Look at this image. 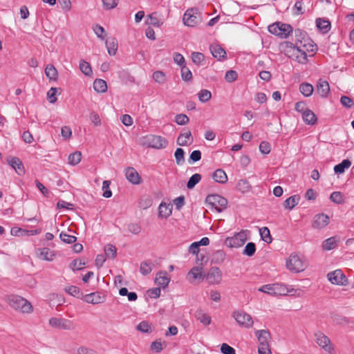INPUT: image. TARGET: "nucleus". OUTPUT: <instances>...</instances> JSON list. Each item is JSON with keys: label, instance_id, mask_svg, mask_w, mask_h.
Segmentation results:
<instances>
[{"label": "nucleus", "instance_id": "c03bdc74", "mask_svg": "<svg viewBox=\"0 0 354 354\" xmlns=\"http://www.w3.org/2000/svg\"><path fill=\"white\" fill-rule=\"evenodd\" d=\"M201 179V174H195L192 175L189 178V179L187 183V187L189 189H193L195 187V185L200 182Z\"/></svg>", "mask_w": 354, "mask_h": 354}, {"label": "nucleus", "instance_id": "de8ad7c7", "mask_svg": "<svg viewBox=\"0 0 354 354\" xmlns=\"http://www.w3.org/2000/svg\"><path fill=\"white\" fill-rule=\"evenodd\" d=\"M260 235L263 241L270 243L272 242V237L269 229L267 227H263L259 230Z\"/></svg>", "mask_w": 354, "mask_h": 354}, {"label": "nucleus", "instance_id": "bb28decb", "mask_svg": "<svg viewBox=\"0 0 354 354\" xmlns=\"http://www.w3.org/2000/svg\"><path fill=\"white\" fill-rule=\"evenodd\" d=\"M293 288L289 289L283 284L274 283V296L286 295L288 292H292Z\"/></svg>", "mask_w": 354, "mask_h": 354}, {"label": "nucleus", "instance_id": "20e7f679", "mask_svg": "<svg viewBox=\"0 0 354 354\" xmlns=\"http://www.w3.org/2000/svg\"><path fill=\"white\" fill-rule=\"evenodd\" d=\"M206 203L209 208L217 212H221L227 207V201L218 194H209L206 198Z\"/></svg>", "mask_w": 354, "mask_h": 354}, {"label": "nucleus", "instance_id": "6e6552de", "mask_svg": "<svg viewBox=\"0 0 354 354\" xmlns=\"http://www.w3.org/2000/svg\"><path fill=\"white\" fill-rule=\"evenodd\" d=\"M183 21L185 26L194 27L201 21V13L196 8L188 9L184 13Z\"/></svg>", "mask_w": 354, "mask_h": 354}, {"label": "nucleus", "instance_id": "4d7b16f0", "mask_svg": "<svg viewBox=\"0 0 354 354\" xmlns=\"http://www.w3.org/2000/svg\"><path fill=\"white\" fill-rule=\"evenodd\" d=\"M61 240L66 243H73L76 241L77 238L75 236L69 235L64 232L59 234Z\"/></svg>", "mask_w": 354, "mask_h": 354}, {"label": "nucleus", "instance_id": "6ab92c4d", "mask_svg": "<svg viewBox=\"0 0 354 354\" xmlns=\"http://www.w3.org/2000/svg\"><path fill=\"white\" fill-rule=\"evenodd\" d=\"M170 281V277L166 271H160L156 274L155 282L163 288H166Z\"/></svg>", "mask_w": 354, "mask_h": 354}, {"label": "nucleus", "instance_id": "c9c22d12", "mask_svg": "<svg viewBox=\"0 0 354 354\" xmlns=\"http://www.w3.org/2000/svg\"><path fill=\"white\" fill-rule=\"evenodd\" d=\"M299 198V196L297 195H294L289 197L284 202V207L286 209H292L298 204Z\"/></svg>", "mask_w": 354, "mask_h": 354}, {"label": "nucleus", "instance_id": "cd10ccee", "mask_svg": "<svg viewBox=\"0 0 354 354\" xmlns=\"http://www.w3.org/2000/svg\"><path fill=\"white\" fill-rule=\"evenodd\" d=\"M45 74L50 81H57L58 78L57 70L52 64H48L46 66Z\"/></svg>", "mask_w": 354, "mask_h": 354}, {"label": "nucleus", "instance_id": "8fccbe9b", "mask_svg": "<svg viewBox=\"0 0 354 354\" xmlns=\"http://www.w3.org/2000/svg\"><path fill=\"white\" fill-rule=\"evenodd\" d=\"M256 251L255 244L252 242L248 243L243 250V254L247 255L248 257H252Z\"/></svg>", "mask_w": 354, "mask_h": 354}, {"label": "nucleus", "instance_id": "680f3d73", "mask_svg": "<svg viewBox=\"0 0 354 354\" xmlns=\"http://www.w3.org/2000/svg\"><path fill=\"white\" fill-rule=\"evenodd\" d=\"M192 59L194 64L201 65L205 59V57L203 53L198 52H194L192 54Z\"/></svg>", "mask_w": 354, "mask_h": 354}, {"label": "nucleus", "instance_id": "a19ab883", "mask_svg": "<svg viewBox=\"0 0 354 354\" xmlns=\"http://www.w3.org/2000/svg\"><path fill=\"white\" fill-rule=\"evenodd\" d=\"M337 241L335 237H330L326 239L323 244L322 248L325 250H330L336 248Z\"/></svg>", "mask_w": 354, "mask_h": 354}, {"label": "nucleus", "instance_id": "ea45409f", "mask_svg": "<svg viewBox=\"0 0 354 354\" xmlns=\"http://www.w3.org/2000/svg\"><path fill=\"white\" fill-rule=\"evenodd\" d=\"M86 263L83 259H75L70 263L69 268L73 271L80 270L86 266Z\"/></svg>", "mask_w": 354, "mask_h": 354}, {"label": "nucleus", "instance_id": "0eeeda50", "mask_svg": "<svg viewBox=\"0 0 354 354\" xmlns=\"http://www.w3.org/2000/svg\"><path fill=\"white\" fill-rule=\"evenodd\" d=\"M143 145L153 149H164L168 145V141L160 136L149 135L144 138Z\"/></svg>", "mask_w": 354, "mask_h": 354}, {"label": "nucleus", "instance_id": "4468645a", "mask_svg": "<svg viewBox=\"0 0 354 354\" xmlns=\"http://www.w3.org/2000/svg\"><path fill=\"white\" fill-rule=\"evenodd\" d=\"M205 278L211 284H218L222 279L221 271L218 267H212L205 275Z\"/></svg>", "mask_w": 354, "mask_h": 354}, {"label": "nucleus", "instance_id": "f704fd0d", "mask_svg": "<svg viewBox=\"0 0 354 354\" xmlns=\"http://www.w3.org/2000/svg\"><path fill=\"white\" fill-rule=\"evenodd\" d=\"M237 189L242 193H247L251 190V185L246 179H241L236 185Z\"/></svg>", "mask_w": 354, "mask_h": 354}, {"label": "nucleus", "instance_id": "4c0bfd02", "mask_svg": "<svg viewBox=\"0 0 354 354\" xmlns=\"http://www.w3.org/2000/svg\"><path fill=\"white\" fill-rule=\"evenodd\" d=\"M80 69L82 73L87 76H91L93 73L90 64L84 59H82L80 62Z\"/></svg>", "mask_w": 354, "mask_h": 354}, {"label": "nucleus", "instance_id": "aec40b11", "mask_svg": "<svg viewBox=\"0 0 354 354\" xmlns=\"http://www.w3.org/2000/svg\"><path fill=\"white\" fill-rule=\"evenodd\" d=\"M192 142L193 138L192 137V133L189 130L181 133L177 139V145L179 146L189 145Z\"/></svg>", "mask_w": 354, "mask_h": 354}, {"label": "nucleus", "instance_id": "7ed1b4c3", "mask_svg": "<svg viewBox=\"0 0 354 354\" xmlns=\"http://www.w3.org/2000/svg\"><path fill=\"white\" fill-rule=\"evenodd\" d=\"M286 266L290 272L295 273L302 272L307 267L306 262L295 253L291 254L287 259Z\"/></svg>", "mask_w": 354, "mask_h": 354}, {"label": "nucleus", "instance_id": "f257e3e1", "mask_svg": "<svg viewBox=\"0 0 354 354\" xmlns=\"http://www.w3.org/2000/svg\"><path fill=\"white\" fill-rule=\"evenodd\" d=\"M295 37L298 42L299 57H297V62L301 64L307 62V53H315L317 50V46L307 37L306 32L300 29L294 31Z\"/></svg>", "mask_w": 354, "mask_h": 354}, {"label": "nucleus", "instance_id": "338daca9", "mask_svg": "<svg viewBox=\"0 0 354 354\" xmlns=\"http://www.w3.org/2000/svg\"><path fill=\"white\" fill-rule=\"evenodd\" d=\"M93 31L95 32V33L96 34L97 37H99L100 39H101L102 40H104L105 39L106 35H104L105 33V30L100 25H97V24L95 25L93 27Z\"/></svg>", "mask_w": 354, "mask_h": 354}, {"label": "nucleus", "instance_id": "a18cd8bd", "mask_svg": "<svg viewBox=\"0 0 354 354\" xmlns=\"http://www.w3.org/2000/svg\"><path fill=\"white\" fill-rule=\"evenodd\" d=\"M64 290L68 294L73 297L80 298V297L82 296V293L81 292L80 289L75 286H68L65 288Z\"/></svg>", "mask_w": 354, "mask_h": 354}, {"label": "nucleus", "instance_id": "2eb2a0df", "mask_svg": "<svg viewBox=\"0 0 354 354\" xmlns=\"http://www.w3.org/2000/svg\"><path fill=\"white\" fill-rule=\"evenodd\" d=\"M329 223V217L324 214H319L315 216L313 227L315 229H322L326 227Z\"/></svg>", "mask_w": 354, "mask_h": 354}, {"label": "nucleus", "instance_id": "13d9d810", "mask_svg": "<svg viewBox=\"0 0 354 354\" xmlns=\"http://www.w3.org/2000/svg\"><path fill=\"white\" fill-rule=\"evenodd\" d=\"M103 7L105 10H109L115 8L118 4V0H102Z\"/></svg>", "mask_w": 354, "mask_h": 354}, {"label": "nucleus", "instance_id": "f03ea898", "mask_svg": "<svg viewBox=\"0 0 354 354\" xmlns=\"http://www.w3.org/2000/svg\"><path fill=\"white\" fill-rule=\"evenodd\" d=\"M268 29L271 34L282 39L287 38L290 34L293 32V28L290 24H284L281 21H277L270 25Z\"/></svg>", "mask_w": 354, "mask_h": 354}, {"label": "nucleus", "instance_id": "1a4fd4ad", "mask_svg": "<svg viewBox=\"0 0 354 354\" xmlns=\"http://www.w3.org/2000/svg\"><path fill=\"white\" fill-rule=\"evenodd\" d=\"M247 240V231L241 230L233 236L226 238L225 244L229 248H240L244 245Z\"/></svg>", "mask_w": 354, "mask_h": 354}, {"label": "nucleus", "instance_id": "f8f14e48", "mask_svg": "<svg viewBox=\"0 0 354 354\" xmlns=\"http://www.w3.org/2000/svg\"><path fill=\"white\" fill-rule=\"evenodd\" d=\"M328 279L333 283L339 286H346L348 284V279L343 274L342 270H336L330 272L327 275Z\"/></svg>", "mask_w": 354, "mask_h": 354}, {"label": "nucleus", "instance_id": "a211bd4d", "mask_svg": "<svg viewBox=\"0 0 354 354\" xmlns=\"http://www.w3.org/2000/svg\"><path fill=\"white\" fill-rule=\"evenodd\" d=\"M8 163L19 175H23L25 172L22 162L19 158L11 157L8 159Z\"/></svg>", "mask_w": 354, "mask_h": 354}, {"label": "nucleus", "instance_id": "7c9ffc66", "mask_svg": "<svg viewBox=\"0 0 354 354\" xmlns=\"http://www.w3.org/2000/svg\"><path fill=\"white\" fill-rule=\"evenodd\" d=\"M213 179L218 183H225L227 180L225 172L221 169H216L212 174Z\"/></svg>", "mask_w": 354, "mask_h": 354}, {"label": "nucleus", "instance_id": "3c124183", "mask_svg": "<svg viewBox=\"0 0 354 354\" xmlns=\"http://www.w3.org/2000/svg\"><path fill=\"white\" fill-rule=\"evenodd\" d=\"M104 252L108 258L113 259L117 254V249L114 245H107L105 246Z\"/></svg>", "mask_w": 354, "mask_h": 354}, {"label": "nucleus", "instance_id": "e433bc0d", "mask_svg": "<svg viewBox=\"0 0 354 354\" xmlns=\"http://www.w3.org/2000/svg\"><path fill=\"white\" fill-rule=\"evenodd\" d=\"M159 216L162 218H167L171 214V209L169 207V205H167L165 203H161L159 205Z\"/></svg>", "mask_w": 354, "mask_h": 354}, {"label": "nucleus", "instance_id": "412c9836", "mask_svg": "<svg viewBox=\"0 0 354 354\" xmlns=\"http://www.w3.org/2000/svg\"><path fill=\"white\" fill-rule=\"evenodd\" d=\"M125 176L127 179L134 185H138L140 183V177L133 167H129L126 169Z\"/></svg>", "mask_w": 354, "mask_h": 354}, {"label": "nucleus", "instance_id": "39448f33", "mask_svg": "<svg viewBox=\"0 0 354 354\" xmlns=\"http://www.w3.org/2000/svg\"><path fill=\"white\" fill-rule=\"evenodd\" d=\"M9 304L15 310H19L24 313H30L32 311L31 304L19 296H12L9 298Z\"/></svg>", "mask_w": 354, "mask_h": 354}, {"label": "nucleus", "instance_id": "603ef678", "mask_svg": "<svg viewBox=\"0 0 354 354\" xmlns=\"http://www.w3.org/2000/svg\"><path fill=\"white\" fill-rule=\"evenodd\" d=\"M57 93V88L55 87H52L47 93V100L51 104H54L57 102V99L56 97Z\"/></svg>", "mask_w": 354, "mask_h": 354}, {"label": "nucleus", "instance_id": "72a5a7b5", "mask_svg": "<svg viewBox=\"0 0 354 354\" xmlns=\"http://www.w3.org/2000/svg\"><path fill=\"white\" fill-rule=\"evenodd\" d=\"M299 91L305 97H310L314 91L312 84L306 82H303L299 85Z\"/></svg>", "mask_w": 354, "mask_h": 354}, {"label": "nucleus", "instance_id": "49530a36", "mask_svg": "<svg viewBox=\"0 0 354 354\" xmlns=\"http://www.w3.org/2000/svg\"><path fill=\"white\" fill-rule=\"evenodd\" d=\"M198 99L201 102H207L212 97V93L209 90L202 89L198 93Z\"/></svg>", "mask_w": 354, "mask_h": 354}, {"label": "nucleus", "instance_id": "9b49d317", "mask_svg": "<svg viewBox=\"0 0 354 354\" xmlns=\"http://www.w3.org/2000/svg\"><path fill=\"white\" fill-rule=\"evenodd\" d=\"M233 317L236 319L237 323L241 326L250 328L253 324V320L252 317L249 314L243 311H234L233 313Z\"/></svg>", "mask_w": 354, "mask_h": 354}, {"label": "nucleus", "instance_id": "09e8293b", "mask_svg": "<svg viewBox=\"0 0 354 354\" xmlns=\"http://www.w3.org/2000/svg\"><path fill=\"white\" fill-rule=\"evenodd\" d=\"M176 164L181 165L185 162V151L182 148H178L174 153Z\"/></svg>", "mask_w": 354, "mask_h": 354}, {"label": "nucleus", "instance_id": "864d4df0", "mask_svg": "<svg viewBox=\"0 0 354 354\" xmlns=\"http://www.w3.org/2000/svg\"><path fill=\"white\" fill-rule=\"evenodd\" d=\"M151 271L152 266L147 261H143L140 263V272L142 275H147L149 274Z\"/></svg>", "mask_w": 354, "mask_h": 354}, {"label": "nucleus", "instance_id": "bf43d9fd", "mask_svg": "<svg viewBox=\"0 0 354 354\" xmlns=\"http://www.w3.org/2000/svg\"><path fill=\"white\" fill-rule=\"evenodd\" d=\"M330 199L337 204H341L344 202V197L341 192H334L330 194Z\"/></svg>", "mask_w": 354, "mask_h": 354}, {"label": "nucleus", "instance_id": "2f4dec72", "mask_svg": "<svg viewBox=\"0 0 354 354\" xmlns=\"http://www.w3.org/2000/svg\"><path fill=\"white\" fill-rule=\"evenodd\" d=\"M106 46L108 53L110 55H115L118 50V41L115 38H111L109 41H106Z\"/></svg>", "mask_w": 354, "mask_h": 354}, {"label": "nucleus", "instance_id": "58836bf2", "mask_svg": "<svg viewBox=\"0 0 354 354\" xmlns=\"http://www.w3.org/2000/svg\"><path fill=\"white\" fill-rule=\"evenodd\" d=\"M351 165V162L348 160H344L341 163L337 165L334 167V171L336 174H342L346 169H348Z\"/></svg>", "mask_w": 354, "mask_h": 354}, {"label": "nucleus", "instance_id": "6e6d98bb", "mask_svg": "<svg viewBox=\"0 0 354 354\" xmlns=\"http://www.w3.org/2000/svg\"><path fill=\"white\" fill-rule=\"evenodd\" d=\"M111 181L104 180L102 183V190L103 194L102 196L105 198H110L112 196V192L110 189Z\"/></svg>", "mask_w": 354, "mask_h": 354}, {"label": "nucleus", "instance_id": "69168bd1", "mask_svg": "<svg viewBox=\"0 0 354 354\" xmlns=\"http://www.w3.org/2000/svg\"><path fill=\"white\" fill-rule=\"evenodd\" d=\"M237 73L233 70L227 71L225 75V80L227 82H233L237 79Z\"/></svg>", "mask_w": 354, "mask_h": 354}, {"label": "nucleus", "instance_id": "a878e982", "mask_svg": "<svg viewBox=\"0 0 354 354\" xmlns=\"http://www.w3.org/2000/svg\"><path fill=\"white\" fill-rule=\"evenodd\" d=\"M256 336L259 342V346H263L264 344H269L268 340L270 339V334L268 330H259L256 332Z\"/></svg>", "mask_w": 354, "mask_h": 354}, {"label": "nucleus", "instance_id": "473e14b6", "mask_svg": "<svg viewBox=\"0 0 354 354\" xmlns=\"http://www.w3.org/2000/svg\"><path fill=\"white\" fill-rule=\"evenodd\" d=\"M93 88L97 93H105L107 91L106 81L102 79H96L93 82Z\"/></svg>", "mask_w": 354, "mask_h": 354}, {"label": "nucleus", "instance_id": "f3484780", "mask_svg": "<svg viewBox=\"0 0 354 354\" xmlns=\"http://www.w3.org/2000/svg\"><path fill=\"white\" fill-rule=\"evenodd\" d=\"M317 93L322 97H326L330 92V86L326 80H319L317 83Z\"/></svg>", "mask_w": 354, "mask_h": 354}, {"label": "nucleus", "instance_id": "dca6fc26", "mask_svg": "<svg viewBox=\"0 0 354 354\" xmlns=\"http://www.w3.org/2000/svg\"><path fill=\"white\" fill-rule=\"evenodd\" d=\"M84 301L88 304H98L105 301V296L98 292H95L86 295Z\"/></svg>", "mask_w": 354, "mask_h": 354}, {"label": "nucleus", "instance_id": "423d86ee", "mask_svg": "<svg viewBox=\"0 0 354 354\" xmlns=\"http://www.w3.org/2000/svg\"><path fill=\"white\" fill-rule=\"evenodd\" d=\"M298 42L295 38V43L293 44L288 41H285L279 44V50L287 57L295 59L297 62V57H299Z\"/></svg>", "mask_w": 354, "mask_h": 354}, {"label": "nucleus", "instance_id": "79ce46f5", "mask_svg": "<svg viewBox=\"0 0 354 354\" xmlns=\"http://www.w3.org/2000/svg\"><path fill=\"white\" fill-rule=\"evenodd\" d=\"M82 159V153L80 151H75L69 155L68 160V163L71 165H77Z\"/></svg>", "mask_w": 354, "mask_h": 354}, {"label": "nucleus", "instance_id": "052dcab7", "mask_svg": "<svg viewBox=\"0 0 354 354\" xmlns=\"http://www.w3.org/2000/svg\"><path fill=\"white\" fill-rule=\"evenodd\" d=\"M137 330L142 333H149L151 331V325L148 322L142 321L136 327Z\"/></svg>", "mask_w": 354, "mask_h": 354}, {"label": "nucleus", "instance_id": "ddd939ff", "mask_svg": "<svg viewBox=\"0 0 354 354\" xmlns=\"http://www.w3.org/2000/svg\"><path fill=\"white\" fill-rule=\"evenodd\" d=\"M315 337L317 344L326 351L330 353L333 350L330 339L322 332L315 333Z\"/></svg>", "mask_w": 354, "mask_h": 354}, {"label": "nucleus", "instance_id": "774afa93", "mask_svg": "<svg viewBox=\"0 0 354 354\" xmlns=\"http://www.w3.org/2000/svg\"><path fill=\"white\" fill-rule=\"evenodd\" d=\"M221 351L223 354H236L234 348L225 343L221 344Z\"/></svg>", "mask_w": 354, "mask_h": 354}, {"label": "nucleus", "instance_id": "37998d69", "mask_svg": "<svg viewBox=\"0 0 354 354\" xmlns=\"http://www.w3.org/2000/svg\"><path fill=\"white\" fill-rule=\"evenodd\" d=\"M203 268L201 267H194L191 270L188 272L187 277H191L193 279H201L203 276L202 274Z\"/></svg>", "mask_w": 354, "mask_h": 354}, {"label": "nucleus", "instance_id": "c756f323", "mask_svg": "<svg viewBox=\"0 0 354 354\" xmlns=\"http://www.w3.org/2000/svg\"><path fill=\"white\" fill-rule=\"evenodd\" d=\"M302 118L306 124L310 125L315 124L317 120L315 114L310 109H307V111L303 113Z\"/></svg>", "mask_w": 354, "mask_h": 354}, {"label": "nucleus", "instance_id": "0e129e2a", "mask_svg": "<svg viewBox=\"0 0 354 354\" xmlns=\"http://www.w3.org/2000/svg\"><path fill=\"white\" fill-rule=\"evenodd\" d=\"M189 118L185 114H178L175 117V122L179 125H185L189 122Z\"/></svg>", "mask_w": 354, "mask_h": 354}, {"label": "nucleus", "instance_id": "e2e57ef3", "mask_svg": "<svg viewBox=\"0 0 354 354\" xmlns=\"http://www.w3.org/2000/svg\"><path fill=\"white\" fill-rule=\"evenodd\" d=\"M153 78L156 82L159 84H163L166 81L165 73L160 71L153 73Z\"/></svg>", "mask_w": 354, "mask_h": 354}, {"label": "nucleus", "instance_id": "4be33fe9", "mask_svg": "<svg viewBox=\"0 0 354 354\" xmlns=\"http://www.w3.org/2000/svg\"><path fill=\"white\" fill-rule=\"evenodd\" d=\"M165 21L164 18H161L158 12H155L147 16V24L155 27H160Z\"/></svg>", "mask_w": 354, "mask_h": 354}, {"label": "nucleus", "instance_id": "b1692460", "mask_svg": "<svg viewBox=\"0 0 354 354\" xmlns=\"http://www.w3.org/2000/svg\"><path fill=\"white\" fill-rule=\"evenodd\" d=\"M37 254L39 259L48 261H53L55 257L53 251L48 248L38 249Z\"/></svg>", "mask_w": 354, "mask_h": 354}, {"label": "nucleus", "instance_id": "9d476101", "mask_svg": "<svg viewBox=\"0 0 354 354\" xmlns=\"http://www.w3.org/2000/svg\"><path fill=\"white\" fill-rule=\"evenodd\" d=\"M49 324L53 328L63 330H74L75 328L72 321L64 318L52 317L49 319Z\"/></svg>", "mask_w": 354, "mask_h": 354}, {"label": "nucleus", "instance_id": "393cba45", "mask_svg": "<svg viewBox=\"0 0 354 354\" xmlns=\"http://www.w3.org/2000/svg\"><path fill=\"white\" fill-rule=\"evenodd\" d=\"M195 317L204 326H208L211 324V317L203 310H196Z\"/></svg>", "mask_w": 354, "mask_h": 354}, {"label": "nucleus", "instance_id": "5fc2aeb1", "mask_svg": "<svg viewBox=\"0 0 354 354\" xmlns=\"http://www.w3.org/2000/svg\"><path fill=\"white\" fill-rule=\"evenodd\" d=\"M225 259V254L223 250H217L213 254V261L216 263H222Z\"/></svg>", "mask_w": 354, "mask_h": 354}, {"label": "nucleus", "instance_id": "c85d7f7f", "mask_svg": "<svg viewBox=\"0 0 354 354\" xmlns=\"http://www.w3.org/2000/svg\"><path fill=\"white\" fill-rule=\"evenodd\" d=\"M316 26L323 33H327L330 29V22L327 19L322 18L316 19Z\"/></svg>", "mask_w": 354, "mask_h": 354}, {"label": "nucleus", "instance_id": "5701e85b", "mask_svg": "<svg viewBox=\"0 0 354 354\" xmlns=\"http://www.w3.org/2000/svg\"><path fill=\"white\" fill-rule=\"evenodd\" d=\"M209 50L212 55L218 60L224 59L226 56L225 50L218 44H212L209 46Z\"/></svg>", "mask_w": 354, "mask_h": 354}]
</instances>
